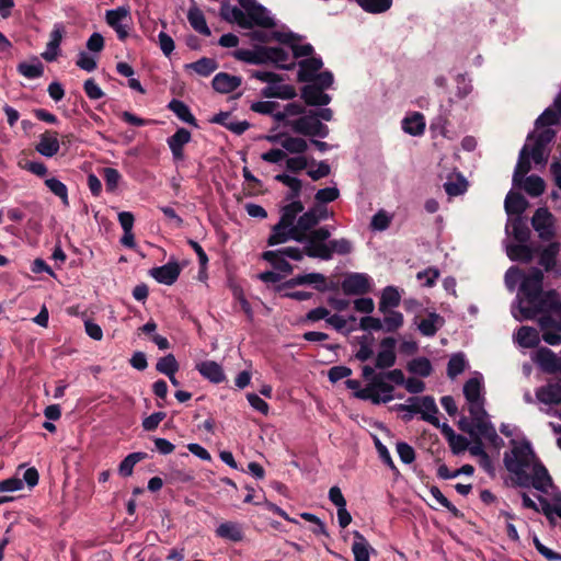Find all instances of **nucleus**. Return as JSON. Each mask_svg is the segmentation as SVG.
<instances>
[{
	"instance_id": "1",
	"label": "nucleus",
	"mask_w": 561,
	"mask_h": 561,
	"mask_svg": "<svg viewBox=\"0 0 561 561\" xmlns=\"http://www.w3.org/2000/svg\"><path fill=\"white\" fill-rule=\"evenodd\" d=\"M504 465L522 486L531 484L542 493H548L552 488L548 470L538 460L528 440H512L511 450L504 455Z\"/></svg>"
},
{
	"instance_id": "2",
	"label": "nucleus",
	"mask_w": 561,
	"mask_h": 561,
	"mask_svg": "<svg viewBox=\"0 0 561 561\" xmlns=\"http://www.w3.org/2000/svg\"><path fill=\"white\" fill-rule=\"evenodd\" d=\"M289 203L285 205L280 210L279 221L272 228V232L268 237L267 244L276 245L282 244L290 240L289 230L295 226L297 216L304 211V205L297 198L287 199Z\"/></svg>"
},
{
	"instance_id": "3",
	"label": "nucleus",
	"mask_w": 561,
	"mask_h": 561,
	"mask_svg": "<svg viewBox=\"0 0 561 561\" xmlns=\"http://www.w3.org/2000/svg\"><path fill=\"white\" fill-rule=\"evenodd\" d=\"M393 387L387 382L383 374H378L370 383L357 393V398L369 400L375 404L389 402L393 399Z\"/></svg>"
},
{
	"instance_id": "4",
	"label": "nucleus",
	"mask_w": 561,
	"mask_h": 561,
	"mask_svg": "<svg viewBox=\"0 0 561 561\" xmlns=\"http://www.w3.org/2000/svg\"><path fill=\"white\" fill-rule=\"evenodd\" d=\"M287 125L298 134L324 138L329 135V128L318 119L314 111H309L302 116L287 122Z\"/></svg>"
},
{
	"instance_id": "5",
	"label": "nucleus",
	"mask_w": 561,
	"mask_h": 561,
	"mask_svg": "<svg viewBox=\"0 0 561 561\" xmlns=\"http://www.w3.org/2000/svg\"><path fill=\"white\" fill-rule=\"evenodd\" d=\"M262 257L267 261L276 271L284 274H290L293 266L287 262V257L301 261L304 259V251L296 247H286L279 250L265 251Z\"/></svg>"
},
{
	"instance_id": "6",
	"label": "nucleus",
	"mask_w": 561,
	"mask_h": 561,
	"mask_svg": "<svg viewBox=\"0 0 561 561\" xmlns=\"http://www.w3.org/2000/svg\"><path fill=\"white\" fill-rule=\"evenodd\" d=\"M525 319H534L540 312H561V298L556 290L541 294L535 305L520 307Z\"/></svg>"
},
{
	"instance_id": "7",
	"label": "nucleus",
	"mask_w": 561,
	"mask_h": 561,
	"mask_svg": "<svg viewBox=\"0 0 561 561\" xmlns=\"http://www.w3.org/2000/svg\"><path fill=\"white\" fill-rule=\"evenodd\" d=\"M529 136H533L528 148L530 158L536 164H545L549 156L548 145L554 138L556 133L550 128H546L537 135L530 134Z\"/></svg>"
},
{
	"instance_id": "8",
	"label": "nucleus",
	"mask_w": 561,
	"mask_h": 561,
	"mask_svg": "<svg viewBox=\"0 0 561 561\" xmlns=\"http://www.w3.org/2000/svg\"><path fill=\"white\" fill-rule=\"evenodd\" d=\"M483 378L477 375L463 385V394L468 403L469 413H478L484 409Z\"/></svg>"
},
{
	"instance_id": "9",
	"label": "nucleus",
	"mask_w": 561,
	"mask_h": 561,
	"mask_svg": "<svg viewBox=\"0 0 561 561\" xmlns=\"http://www.w3.org/2000/svg\"><path fill=\"white\" fill-rule=\"evenodd\" d=\"M476 433L490 442L494 447L500 448L503 439L497 435L495 427L489 420L485 409L478 413H470Z\"/></svg>"
},
{
	"instance_id": "10",
	"label": "nucleus",
	"mask_w": 561,
	"mask_h": 561,
	"mask_svg": "<svg viewBox=\"0 0 561 561\" xmlns=\"http://www.w3.org/2000/svg\"><path fill=\"white\" fill-rule=\"evenodd\" d=\"M543 273L534 267L523 277L520 283V291L525 296L527 302L535 305L542 291Z\"/></svg>"
},
{
	"instance_id": "11",
	"label": "nucleus",
	"mask_w": 561,
	"mask_h": 561,
	"mask_svg": "<svg viewBox=\"0 0 561 561\" xmlns=\"http://www.w3.org/2000/svg\"><path fill=\"white\" fill-rule=\"evenodd\" d=\"M244 10L247 19L250 20L249 28L254 25L262 27H271L274 25L273 19L267 14L266 9L259 4L256 0H238Z\"/></svg>"
},
{
	"instance_id": "12",
	"label": "nucleus",
	"mask_w": 561,
	"mask_h": 561,
	"mask_svg": "<svg viewBox=\"0 0 561 561\" xmlns=\"http://www.w3.org/2000/svg\"><path fill=\"white\" fill-rule=\"evenodd\" d=\"M353 251V243L346 238L333 239L310 253V257L329 261L334 254L346 255Z\"/></svg>"
},
{
	"instance_id": "13",
	"label": "nucleus",
	"mask_w": 561,
	"mask_h": 561,
	"mask_svg": "<svg viewBox=\"0 0 561 561\" xmlns=\"http://www.w3.org/2000/svg\"><path fill=\"white\" fill-rule=\"evenodd\" d=\"M554 217L547 208H538L533 218L531 225L541 240L548 241L554 237Z\"/></svg>"
},
{
	"instance_id": "14",
	"label": "nucleus",
	"mask_w": 561,
	"mask_h": 561,
	"mask_svg": "<svg viewBox=\"0 0 561 561\" xmlns=\"http://www.w3.org/2000/svg\"><path fill=\"white\" fill-rule=\"evenodd\" d=\"M130 20L129 10L125 7H119L114 10L106 11V22L115 30L121 41H124L128 36V23Z\"/></svg>"
},
{
	"instance_id": "15",
	"label": "nucleus",
	"mask_w": 561,
	"mask_h": 561,
	"mask_svg": "<svg viewBox=\"0 0 561 561\" xmlns=\"http://www.w3.org/2000/svg\"><path fill=\"white\" fill-rule=\"evenodd\" d=\"M318 225L314 211L312 208L308 209L298 217L296 224L289 230L290 240L297 242H304L309 231H311Z\"/></svg>"
},
{
	"instance_id": "16",
	"label": "nucleus",
	"mask_w": 561,
	"mask_h": 561,
	"mask_svg": "<svg viewBox=\"0 0 561 561\" xmlns=\"http://www.w3.org/2000/svg\"><path fill=\"white\" fill-rule=\"evenodd\" d=\"M342 289L347 295L366 294L370 290V279L366 274H351L343 280Z\"/></svg>"
},
{
	"instance_id": "17",
	"label": "nucleus",
	"mask_w": 561,
	"mask_h": 561,
	"mask_svg": "<svg viewBox=\"0 0 561 561\" xmlns=\"http://www.w3.org/2000/svg\"><path fill=\"white\" fill-rule=\"evenodd\" d=\"M396 340L393 337H385L380 342V350L376 357V368L385 369L392 367L396 363Z\"/></svg>"
},
{
	"instance_id": "18",
	"label": "nucleus",
	"mask_w": 561,
	"mask_h": 561,
	"mask_svg": "<svg viewBox=\"0 0 561 561\" xmlns=\"http://www.w3.org/2000/svg\"><path fill=\"white\" fill-rule=\"evenodd\" d=\"M533 359L546 373L553 374L561 371L560 358L547 347L539 348L534 354Z\"/></svg>"
},
{
	"instance_id": "19",
	"label": "nucleus",
	"mask_w": 561,
	"mask_h": 561,
	"mask_svg": "<svg viewBox=\"0 0 561 561\" xmlns=\"http://www.w3.org/2000/svg\"><path fill=\"white\" fill-rule=\"evenodd\" d=\"M559 251V242L550 243L540 253L539 264L543 266L547 272H552L556 276L561 277V264H558L557 262Z\"/></svg>"
},
{
	"instance_id": "20",
	"label": "nucleus",
	"mask_w": 561,
	"mask_h": 561,
	"mask_svg": "<svg viewBox=\"0 0 561 561\" xmlns=\"http://www.w3.org/2000/svg\"><path fill=\"white\" fill-rule=\"evenodd\" d=\"M35 149L39 154L46 158L54 157L60 149L58 134L53 130H46L41 134Z\"/></svg>"
},
{
	"instance_id": "21",
	"label": "nucleus",
	"mask_w": 561,
	"mask_h": 561,
	"mask_svg": "<svg viewBox=\"0 0 561 561\" xmlns=\"http://www.w3.org/2000/svg\"><path fill=\"white\" fill-rule=\"evenodd\" d=\"M181 267L178 262H169L162 266L153 267L150 270V275L158 282L164 285H172L179 278Z\"/></svg>"
},
{
	"instance_id": "22",
	"label": "nucleus",
	"mask_w": 561,
	"mask_h": 561,
	"mask_svg": "<svg viewBox=\"0 0 561 561\" xmlns=\"http://www.w3.org/2000/svg\"><path fill=\"white\" fill-rule=\"evenodd\" d=\"M535 394L537 401L542 405L561 404V385L558 382H550L537 388Z\"/></svg>"
},
{
	"instance_id": "23",
	"label": "nucleus",
	"mask_w": 561,
	"mask_h": 561,
	"mask_svg": "<svg viewBox=\"0 0 561 561\" xmlns=\"http://www.w3.org/2000/svg\"><path fill=\"white\" fill-rule=\"evenodd\" d=\"M331 231L328 227H320L318 229L311 230L304 241L306 243L304 248V254L310 257V253L317 250V248L321 245H328L325 241L330 238Z\"/></svg>"
},
{
	"instance_id": "24",
	"label": "nucleus",
	"mask_w": 561,
	"mask_h": 561,
	"mask_svg": "<svg viewBox=\"0 0 561 561\" xmlns=\"http://www.w3.org/2000/svg\"><path fill=\"white\" fill-rule=\"evenodd\" d=\"M533 136H528L527 142L524 145L519 152L518 161L515 167V171L513 174V185L519 186L522 185L524 176L529 172L530 170V156H529V141L531 140Z\"/></svg>"
},
{
	"instance_id": "25",
	"label": "nucleus",
	"mask_w": 561,
	"mask_h": 561,
	"mask_svg": "<svg viewBox=\"0 0 561 561\" xmlns=\"http://www.w3.org/2000/svg\"><path fill=\"white\" fill-rule=\"evenodd\" d=\"M267 139L272 142H279L284 150L289 153H304L308 149V144L305 139L293 136H271Z\"/></svg>"
},
{
	"instance_id": "26",
	"label": "nucleus",
	"mask_w": 561,
	"mask_h": 561,
	"mask_svg": "<svg viewBox=\"0 0 561 561\" xmlns=\"http://www.w3.org/2000/svg\"><path fill=\"white\" fill-rule=\"evenodd\" d=\"M197 371L207 380L220 383L226 379L221 365L214 360H204L196 365Z\"/></svg>"
},
{
	"instance_id": "27",
	"label": "nucleus",
	"mask_w": 561,
	"mask_h": 561,
	"mask_svg": "<svg viewBox=\"0 0 561 561\" xmlns=\"http://www.w3.org/2000/svg\"><path fill=\"white\" fill-rule=\"evenodd\" d=\"M220 16L230 23H237L242 28H249L250 20L247 19L243 9L230 5L227 1L221 2Z\"/></svg>"
},
{
	"instance_id": "28",
	"label": "nucleus",
	"mask_w": 561,
	"mask_h": 561,
	"mask_svg": "<svg viewBox=\"0 0 561 561\" xmlns=\"http://www.w3.org/2000/svg\"><path fill=\"white\" fill-rule=\"evenodd\" d=\"M241 78L227 72H219L213 79V88L219 93H230L241 85Z\"/></svg>"
},
{
	"instance_id": "29",
	"label": "nucleus",
	"mask_w": 561,
	"mask_h": 561,
	"mask_svg": "<svg viewBox=\"0 0 561 561\" xmlns=\"http://www.w3.org/2000/svg\"><path fill=\"white\" fill-rule=\"evenodd\" d=\"M191 133L185 128H180L176 130L174 135H172L168 139V145L171 149L172 156L174 160H183V147L190 142Z\"/></svg>"
},
{
	"instance_id": "30",
	"label": "nucleus",
	"mask_w": 561,
	"mask_h": 561,
	"mask_svg": "<svg viewBox=\"0 0 561 561\" xmlns=\"http://www.w3.org/2000/svg\"><path fill=\"white\" fill-rule=\"evenodd\" d=\"M561 121V92L553 102V108L549 107L536 119L537 128L559 124Z\"/></svg>"
},
{
	"instance_id": "31",
	"label": "nucleus",
	"mask_w": 561,
	"mask_h": 561,
	"mask_svg": "<svg viewBox=\"0 0 561 561\" xmlns=\"http://www.w3.org/2000/svg\"><path fill=\"white\" fill-rule=\"evenodd\" d=\"M321 58H307L299 62L298 80L301 82H311L318 71L322 68Z\"/></svg>"
},
{
	"instance_id": "32",
	"label": "nucleus",
	"mask_w": 561,
	"mask_h": 561,
	"mask_svg": "<svg viewBox=\"0 0 561 561\" xmlns=\"http://www.w3.org/2000/svg\"><path fill=\"white\" fill-rule=\"evenodd\" d=\"M515 342L525 348H533L540 343L539 332L533 327H520L514 335Z\"/></svg>"
},
{
	"instance_id": "33",
	"label": "nucleus",
	"mask_w": 561,
	"mask_h": 561,
	"mask_svg": "<svg viewBox=\"0 0 561 561\" xmlns=\"http://www.w3.org/2000/svg\"><path fill=\"white\" fill-rule=\"evenodd\" d=\"M313 84L306 85L301 91V96L308 105H327L331 102V96Z\"/></svg>"
},
{
	"instance_id": "34",
	"label": "nucleus",
	"mask_w": 561,
	"mask_h": 561,
	"mask_svg": "<svg viewBox=\"0 0 561 561\" xmlns=\"http://www.w3.org/2000/svg\"><path fill=\"white\" fill-rule=\"evenodd\" d=\"M420 401V410L419 413L422 415V419L430 422L434 426L439 427V420L437 417L438 409L435 403V400L430 396L421 397Z\"/></svg>"
},
{
	"instance_id": "35",
	"label": "nucleus",
	"mask_w": 561,
	"mask_h": 561,
	"mask_svg": "<svg viewBox=\"0 0 561 561\" xmlns=\"http://www.w3.org/2000/svg\"><path fill=\"white\" fill-rule=\"evenodd\" d=\"M214 123L220 124L237 135L243 134L250 124L247 121H237L229 113L221 112L213 118Z\"/></svg>"
},
{
	"instance_id": "36",
	"label": "nucleus",
	"mask_w": 561,
	"mask_h": 561,
	"mask_svg": "<svg viewBox=\"0 0 561 561\" xmlns=\"http://www.w3.org/2000/svg\"><path fill=\"white\" fill-rule=\"evenodd\" d=\"M187 20L191 26L202 35L209 36L211 34L204 13L196 7L192 5L187 12Z\"/></svg>"
},
{
	"instance_id": "37",
	"label": "nucleus",
	"mask_w": 561,
	"mask_h": 561,
	"mask_svg": "<svg viewBox=\"0 0 561 561\" xmlns=\"http://www.w3.org/2000/svg\"><path fill=\"white\" fill-rule=\"evenodd\" d=\"M401 301V295L397 287L387 286L381 294L379 301V311L386 313L388 309L398 307Z\"/></svg>"
},
{
	"instance_id": "38",
	"label": "nucleus",
	"mask_w": 561,
	"mask_h": 561,
	"mask_svg": "<svg viewBox=\"0 0 561 561\" xmlns=\"http://www.w3.org/2000/svg\"><path fill=\"white\" fill-rule=\"evenodd\" d=\"M354 542L352 545V551L354 554L355 561H369L370 551H375L365 539V537L355 531L354 534Z\"/></svg>"
},
{
	"instance_id": "39",
	"label": "nucleus",
	"mask_w": 561,
	"mask_h": 561,
	"mask_svg": "<svg viewBox=\"0 0 561 561\" xmlns=\"http://www.w3.org/2000/svg\"><path fill=\"white\" fill-rule=\"evenodd\" d=\"M216 535L220 538L234 542L241 541L243 538L241 527L233 522H226L220 524L216 529Z\"/></svg>"
},
{
	"instance_id": "40",
	"label": "nucleus",
	"mask_w": 561,
	"mask_h": 561,
	"mask_svg": "<svg viewBox=\"0 0 561 561\" xmlns=\"http://www.w3.org/2000/svg\"><path fill=\"white\" fill-rule=\"evenodd\" d=\"M402 128L407 134L412 136H420L424 133L425 121L422 114L414 113L412 116L405 117L402 121Z\"/></svg>"
},
{
	"instance_id": "41",
	"label": "nucleus",
	"mask_w": 561,
	"mask_h": 561,
	"mask_svg": "<svg viewBox=\"0 0 561 561\" xmlns=\"http://www.w3.org/2000/svg\"><path fill=\"white\" fill-rule=\"evenodd\" d=\"M272 60L284 69H289L294 62L289 60V53L283 47H266L265 48V61Z\"/></svg>"
},
{
	"instance_id": "42",
	"label": "nucleus",
	"mask_w": 561,
	"mask_h": 561,
	"mask_svg": "<svg viewBox=\"0 0 561 561\" xmlns=\"http://www.w3.org/2000/svg\"><path fill=\"white\" fill-rule=\"evenodd\" d=\"M291 282L294 285H313L316 289L322 291L325 289L327 278L320 273H308L297 275Z\"/></svg>"
},
{
	"instance_id": "43",
	"label": "nucleus",
	"mask_w": 561,
	"mask_h": 561,
	"mask_svg": "<svg viewBox=\"0 0 561 561\" xmlns=\"http://www.w3.org/2000/svg\"><path fill=\"white\" fill-rule=\"evenodd\" d=\"M527 206V201L518 193L510 192L505 198V210L508 215H520Z\"/></svg>"
},
{
	"instance_id": "44",
	"label": "nucleus",
	"mask_w": 561,
	"mask_h": 561,
	"mask_svg": "<svg viewBox=\"0 0 561 561\" xmlns=\"http://www.w3.org/2000/svg\"><path fill=\"white\" fill-rule=\"evenodd\" d=\"M238 60L252 65L265 62V48L262 49H238L233 53Z\"/></svg>"
},
{
	"instance_id": "45",
	"label": "nucleus",
	"mask_w": 561,
	"mask_h": 561,
	"mask_svg": "<svg viewBox=\"0 0 561 561\" xmlns=\"http://www.w3.org/2000/svg\"><path fill=\"white\" fill-rule=\"evenodd\" d=\"M444 320L437 313H431L419 323V330L425 336H433L443 325Z\"/></svg>"
},
{
	"instance_id": "46",
	"label": "nucleus",
	"mask_w": 561,
	"mask_h": 561,
	"mask_svg": "<svg viewBox=\"0 0 561 561\" xmlns=\"http://www.w3.org/2000/svg\"><path fill=\"white\" fill-rule=\"evenodd\" d=\"M44 183L54 195L60 198L64 206H69L68 188L66 184L56 178H47Z\"/></svg>"
},
{
	"instance_id": "47",
	"label": "nucleus",
	"mask_w": 561,
	"mask_h": 561,
	"mask_svg": "<svg viewBox=\"0 0 561 561\" xmlns=\"http://www.w3.org/2000/svg\"><path fill=\"white\" fill-rule=\"evenodd\" d=\"M525 190V192L530 196H539L545 192V182L540 176L530 175L526 179H523L522 185H519Z\"/></svg>"
},
{
	"instance_id": "48",
	"label": "nucleus",
	"mask_w": 561,
	"mask_h": 561,
	"mask_svg": "<svg viewBox=\"0 0 561 561\" xmlns=\"http://www.w3.org/2000/svg\"><path fill=\"white\" fill-rule=\"evenodd\" d=\"M382 330L386 332H394L403 324V314L399 311H393L388 309L386 313H383Z\"/></svg>"
},
{
	"instance_id": "49",
	"label": "nucleus",
	"mask_w": 561,
	"mask_h": 561,
	"mask_svg": "<svg viewBox=\"0 0 561 561\" xmlns=\"http://www.w3.org/2000/svg\"><path fill=\"white\" fill-rule=\"evenodd\" d=\"M275 180L289 187L290 192L287 194L286 199H295L299 197L301 191V181L299 179L283 173L277 174Z\"/></svg>"
},
{
	"instance_id": "50",
	"label": "nucleus",
	"mask_w": 561,
	"mask_h": 561,
	"mask_svg": "<svg viewBox=\"0 0 561 561\" xmlns=\"http://www.w3.org/2000/svg\"><path fill=\"white\" fill-rule=\"evenodd\" d=\"M467 367V360L465 355L461 353L454 354L448 362L447 365V375L449 378L454 379L458 375L465 371Z\"/></svg>"
},
{
	"instance_id": "51",
	"label": "nucleus",
	"mask_w": 561,
	"mask_h": 561,
	"mask_svg": "<svg viewBox=\"0 0 561 561\" xmlns=\"http://www.w3.org/2000/svg\"><path fill=\"white\" fill-rule=\"evenodd\" d=\"M146 458L145 453H133L129 454L124 460L119 463L118 472L124 477H129L133 473L134 467L136 463Z\"/></svg>"
},
{
	"instance_id": "52",
	"label": "nucleus",
	"mask_w": 561,
	"mask_h": 561,
	"mask_svg": "<svg viewBox=\"0 0 561 561\" xmlns=\"http://www.w3.org/2000/svg\"><path fill=\"white\" fill-rule=\"evenodd\" d=\"M408 369L412 374L427 377L432 373V364L426 357H417L408 364Z\"/></svg>"
},
{
	"instance_id": "53",
	"label": "nucleus",
	"mask_w": 561,
	"mask_h": 561,
	"mask_svg": "<svg viewBox=\"0 0 561 561\" xmlns=\"http://www.w3.org/2000/svg\"><path fill=\"white\" fill-rule=\"evenodd\" d=\"M363 10L369 13H382L390 9L392 0H357Z\"/></svg>"
},
{
	"instance_id": "54",
	"label": "nucleus",
	"mask_w": 561,
	"mask_h": 561,
	"mask_svg": "<svg viewBox=\"0 0 561 561\" xmlns=\"http://www.w3.org/2000/svg\"><path fill=\"white\" fill-rule=\"evenodd\" d=\"M190 68H192L196 73L207 77L210 73H213L217 67L218 64L216 60L211 58H201L199 60L188 65Z\"/></svg>"
},
{
	"instance_id": "55",
	"label": "nucleus",
	"mask_w": 561,
	"mask_h": 561,
	"mask_svg": "<svg viewBox=\"0 0 561 561\" xmlns=\"http://www.w3.org/2000/svg\"><path fill=\"white\" fill-rule=\"evenodd\" d=\"M539 504L541 506V512L548 519H550V522H553L554 515L561 518V497L554 499L552 503L546 499L539 497Z\"/></svg>"
},
{
	"instance_id": "56",
	"label": "nucleus",
	"mask_w": 561,
	"mask_h": 561,
	"mask_svg": "<svg viewBox=\"0 0 561 561\" xmlns=\"http://www.w3.org/2000/svg\"><path fill=\"white\" fill-rule=\"evenodd\" d=\"M169 108L183 122L193 124L195 122L194 116L192 115L188 106L184 104L182 101L172 100L169 103Z\"/></svg>"
},
{
	"instance_id": "57",
	"label": "nucleus",
	"mask_w": 561,
	"mask_h": 561,
	"mask_svg": "<svg viewBox=\"0 0 561 561\" xmlns=\"http://www.w3.org/2000/svg\"><path fill=\"white\" fill-rule=\"evenodd\" d=\"M507 255L513 261L529 262L533 259V253L529 247L524 244H514L507 248Z\"/></svg>"
},
{
	"instance_id": "58",
	"label": "nucleus",
	"mask_w": 561,
	"mask_h": 561,
	"mask_svg": "<svg viewBox=\"0 0 561 561\" xmlns=\"http://www.w3.org/2000/svg\"><path fill=\"white\" fill-rule=\"evenodd\" d=\"M156 368L167 376L175 374L179 370V364L173 354H168L158 360Z\"/></svg>"
},
{
	"instance_id": "59",
	"label": "nucleus",
	"mask_w": 561,
	"mask_h": 561,
	"mask_svg": "<svg viewBox=\"0 0 561 561\" xmlns=\"http://www.w3.org/2000/svg\"><path fill=\"white\" fill-rule=\"evenodd\" d=\"M18 70L22 76L28 79L39 78L44 72L43 65L39 61L33 64L22 62L18 66Z\"/></svg>"
},
{
	"instance_id": "60",
	"label": "nucleus",
	"mask_w": 561,
	"mask_h": 561,
	"mask_svg": "<svg viewBox=\"0 0 561 561\" xmlns=\"http://www.w3.org/2000/svg\"><path fill=\"white\" fill-rule=\"evenodd\" d=\"M305 107L299 103H289L283 111H277L274 114V118L278 122L289 118L291 116H302L305 114Z\"/></svg>"
},
{
	"instance_id": "61",
	"label": "nucleus",
	"mask_w": 561,
	"mask_h": 561,
	"mask_svg": "<svg viewBox=\"0 0 561 561\" xmlns=\"http://www.w3.org/2000/svg\"><path fill=\"white\" fill-rule=\"evenodd\" d=\"M554 318L551 314H543L538 319V324L542 331L554 329L561 331V312H553Z\"/></svg>"
},
{
	"instance_id": "62",
	"label": "nucleus",
	"mask_w": 561,
	"mask_h": 561,
	"mask_svg": "<svg viewBox=\"0 0 561 561\" xmlns=\"http://www.w3.org/2000/svg\"><path fill=\"white\" fill-rule=\"evenodd\" d=\"M263 95L265 96H276L282 99H290L295 95V91L289 85L283 87H274L270 85L263 89Z\"/></svg>"
},
{
	"instance_id": "63",
	"label": "nucleus",
	"mask_w": 561,
	"mask_h": 561,
	"mask_svg": "<svg viewBox=\"0 0 561 561\" xmlns=\"http://www.w3.org/2000/svg\"><path fill=\"white\" fill-rule=\"evenodd\" d=\"M468 183L465 178L458 176L456 181H448L444 188L449 196H457L466 192Z\"/></svg>"
},
{
	"instance_id": "64",
	"label": "nucleus",
	"mask_w": 561,
	"mask_h": 561,
	"mask_svg": "<svg viewBox=\"0 0 561 561\" xmlns=\"http://www.w3.org/2000/svg\"><path fill=\"white\" fill-rule=\"evenodd\" d=\"M439 277V271L435 267H428L416 274V278L423 283L425 287H432L435 285Z\"/></svg>"
}]
</instances>
